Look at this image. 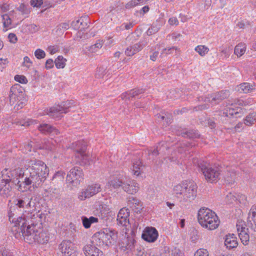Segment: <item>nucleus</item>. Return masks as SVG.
<instances>
[{
    "label": "nucleus",
    "mask_w": 256,
    "mask_h": 256,
    "mask_svg": "<svg viewBox=\"0 0 256 256\" xmlns=\"http://www.w3.org/2000/svg\"><path fill=\"white\" fill-rule=\"evenodd\" d=\"M31 6L33 7H40L43 3L42 0H31L30 2Z\"/></svg>",
    "instance_id": "nucleus-51"
},
{
    "label": "nucleus",
    "mask_w": 256,
    "mask_h": 256,
    "mask_svg": "<svg viewBox=\"0 0 256 256\" xmlns=\"http://www.w3.org/2000/svg\"><path fill=\"white\" fill-rule=\"evenodd\" d=\"M198 220L202 227L210 230L217 228L220 224L216 213L208 208H202L199 210Z\"/></svg>",
    "instance_id": "nucleus-2"
},
{
    "label": "nucleus",
    "mask_w": 256,
    "mask_h": 256,
    "mask_svg": "<svg viewBox=\"0 0 256 256\" xmlns=\"http://www.w3.org/2000/svg\"><path fill=\"white\" fill-rule=\"evenodd\" d=\"M230 96L228 90H222L218 93L208 94L204 98H202V100L205 102H210L214 104H218L222 100L228 98Z\"/></svg>",
    "instance_id": "nucleus-12"
},
{
    "label": "nucleus",
    "mask_w": 256,
    "mask_h": 256,
    "mask_svg": "<svg viewBox=\"0 0 256 256\" xmlns=\"http://www.w3.org/2000/svg\"><path fill=\"white\" fill-rule=\"evenodd\" d=\"M194 50L198 52L200 56H204L208 53L209 48L206 46L200 45L196 46Z\"/></svg>",
    "instance_id": "nucleus-37"
},
{
    "label": "nucleus",
    "mask_w": 256,
    "mask_h": 256,
    "mask_svg": "<svg viewBox=\"0 0 256 256\" xmlns=\"http://www.w3.org/2000/svg\"><path fill=\"white\" fill-rule=\"evenodd\" d=\"M160 24H153L150 28L147 31L148 35H152L158 32L160 28Z\"/></svg>",
    "instance_id": "nucleus-44"
},
{
    "label": "nucleus",
    "mask_w": 256,
    "mask_h": 256,
    "mask_svg": "<svg viewBox=\"0 0 256 256\" xmlns=\"http://www.w3.org/2000/svg\"><path fill=\"white\" fill-rule=\"evenodd\" d=\"M143 4V0H131L125 5L126 9H131Z\"/></svg>",
    "instance_id": "nucleus-40"
},
{
    "label": "nucleus",
    "mask_w": 256,
    "mask_h": 256,
    "mask_svg": "<svg viewBox=\"0 0 256 256\" xmlns=\"http://www.w3.org/2000/svg\"><path fill=\"white\" fill-rule=\"evenodd\" d=\"M26 220L25 216H19L15 220L16 226L13 228V230H16L17 229L20 230V231L15 234L16 238H18L19 236H23V230H26Z\"/></svg>",
    "instance_id": "nucleus-20"
},
{
    "label": "nucleus",
    "mask_w": 256,
    "mask_h": 256,
    "mask_svg": "<svg viewBox=\"0 0 256 256\" xmlns=\"http://www.w3.org/2000/svg\"><path fill=\"white\" fill-rule=\"evenodd\" d=\"M146 44L147 42L145 41H140L128 47L125 54L128 56H132L141 50Z\"/></svg>",
    "instance_id": "nucleus-21"
},
{
    "label": "nucleus",
    "mask_w": 256,
    "mask_h": 256,
    "mask_svg": "<svg viewBox=\"0 0 256 256\" xmlns=\"http://www.w3.org/2000/svg\"><path fill=\"white\" fill-rule=\"evenodd\" d=\"M256 120V114L252 113L246 116L244 120V124L247 126H252L254 124V122Z\"/></svg>",
    "instance_id": "nucleus-41"
},
{
    "label": "nucleus",
    "mask_w": 256,
    "mask_h": 256,
    "mask_svg": "<svg viewBox=\"0 0 256 256\" xmlns=\"http://www.w3.org/2000/svg\"><path fill=\"white\" fill-rule=\"evenodd\" d=\"M44 114L48 115L54 119H60L62 117L64 114L60 105L54 106L52 107L46 108L44 110Z\"/></svg>",
    "instance_id": "nucleus-19"
},
{
    "label": "nucleus",
    "mask_w": 256,
    "mask_h": 256,
    "mask_svg": "<svg viewBox=\"0 0 256 256\" xmlns=\"http://www.w3.org/2000/svg\"><path fill=\"white\" fill-rule=\"evenodd\" d=\"M81 142H77L75 144L76 146H73L76 149L75 156L76 158L80 159L78 161V162L80 163L81 164H90V160L88 156L86 154V146L81 145Z\"/></svg>",
    "instance_id": "nucleus-11"
},
{
    "label": "nucleus",
    "mask_w": 256,
    "mask_h": 256,
    "mask_svg": "<svg viewBox=\"0 0 256 256\" xmlns=\"http://www.w3.org/2000/svg\"><path fill=\"white\" fill-rule=\"evenodd\" d=\"M106 70L104 67H100L98 68L96 73V76L98 78H102L107 73Z\"/></svg>",
    "instance_id": "nucleus-45"
},
{
    "label": "nucleus",
    "mask_w": 256,
    "mask_h": 256,
    "mask_svg": "<svg viewBox=\"0 0 256 256\" xmlns=\"http://www.w3.org/2000/svg\"><path fill=\"white\" fill-rule=\"evenodd\" d=\"M236 226L242 242L244 245H247L249 242L250 236L248 233V228H246L245 222L242 220L238 221Z\"/></svg>",
    "instance_id": "nucleus-14"
},
{
    "label": "nucleus",
    "mask_w": 256,
    "mask_h": 256,
    "mask_svg": "<svg viewBox=\"0 0 256 256\" xmlns=\"http://www.w3.org/2000/svg\"><path fill=\"white\" fill-rule=\"evenodd\" d=\"M199 166L208 182H212L219 178L220 170L218 167L212 166L206 163H201Z\"/></svg>",
    "instance_id": "nucleus-7"
},
{
    "label": "nucleus",
    "mask_w": 256,
    "mask_h": 256,
    "mask_svg": "<svg viewBox=\"0 0 256 256\" xmlns=\"http://www.w3.org/2000/svg\"><path fill=\"white\" fill-rule=\"evenodd\" d=\"M38 130L40 132L45 134L57 135L60 133L59 130L56 128L47 124H40L38 126Z\"/></svg>",
    "instance_id": "nucleus-25"
},
{
    "label": "nucleus",
    "mask_w": 256,
    "mask_h": 256,
    "mask_svg": "<svg viewBox=\"0 0 256 256\" xmlns=\"http://www.w3.org/2000/svg\"><path fill=\"white\" fill-rule=\"evenodd\" d=\"M124 182L122 180L116 177H114L110 182L108 184L114 188H118L124 185Z\"/></svg>",
    "instance_id": "nucleus-34"
},
{
    "label": "nucleus",
    "mask_w": 256,
    "mask_h": 256,
    "mask_svg": "<svg viewBox=\"0 0 256 256\" xmlns=\"http://www.w3.org/2000/svg\"><path fill=\"white\" fill-rule=\"evenodd\" d=\"M8 38L10 42L12 43L15 44L18 40L16 35L13 33H10L8 34Z\"/></svg>",
    "instance_id": "nucleus-55"
},
{
    "label": "nucleus",
    "mask_w": 256,
    "mask_h": 256,
    "mask_svg": "<svg viewBox=\"0 0 256 256\" xmlns=\"http://www.w3.org/2000/svg\"><path fill=\"white\" fill-rule=\"evenodd\" d=\"M84 174L82 169L78 166L72 168L67 175L66 180L69 182L73 184L74 182L80 183L84 180Z\"/></svg>",
    "instance_id": "nucleus-13"
},
{
    "label": "nucleus",
    "mask_w": 256,
    "mask_h": 256,
    "mask_svg": "<svg viewBox=\"0 0 256 256\" xmlns=\"http://www.w3.org/2000/svg\"><path fill=\"white\" fill-rule=\"evenodd\" d=\"M34 56L38 59H42L45 57L46 53L43 50L38 49L34 52Z\"/></svg>",
    "instance_id": "nucleus-46"
},
{
    "label": "nucleus",
    "mask_w": 256,
    "mask_h": 256,
    "mask_svg": "<svg viewBox=\"0 0 256 256\" xmlns=\"http://www.w3.org/2000/svg\"><path fill=\"white\" fill-rule=\"evenodd\" d=\"M8 63L7 58L3 59L0 58V70L2 71L6 68V64Z\"/></svg>",
    "instance_id": "nucleus-54"
},
{
    "label": "nucleus",
    "mask_w": 256,
    "mask_h": 256,
    "mask_svg": "<svg viewBox=\"0 0 256 256\" xmlns=\"http://www.w3.org/2000/svg\"><path fill=\"white\" fill-rule=\"evenodd\" d=\"M14 80L21 84H26L28 82V80L24 76L16 75L14 76Z\"/></svg>",
    "instance_id": "nucleus-48"
},
{
    "label": "nucleus",
    "mask_w": 256,
    "mask_h": 256,
    "mask_svg": "<svg viewBox=\"0 0 256 256\" xmlns=\"http://www.w3.org/2000/svg\"><path fill=\"white\" fill-rule=\"evenodd\" d=\"M243 124L242 122L238 123L234 128L235 132H240L242 129Z\"/></svg>",
    "instance_id": "nucleus-62"
},
{
    "label": "nucleus",
    "mask_w": 256,
    "mask_h": 256,
    "mask_svg": "<svg viewBox=\"0 0 256 256\" xmlns=\"http://www.w3.org/2000/svg\"><path fill=\"white\" fill-rule=\"evenodd\" d=\"M93 239L98 246H108L116 241V236L113 232L106 230L96 232L93 236Z\"/></svg>",
    "instance_id": "nucleus-6"
},
{
    "label": "nucleus",
    "mask_w": 256,
    "mask_h": 256,
    "mask_svg": "<svg viewBox=\"0 0 256 256\" xmlns=\"http://www.w3.org/2000/svg\"><path fill=\"white\" fill-rule=\"evenodd\" d=\"M122 190L128 194H134L140 190L139 184L134 180H126L124 182Z\"/></svg>",
    "instance_id": "nucleus-16"
},
{
    "label": "nucleus",
    "mask_w": 256,
    "mask_h": 256,
    "mask_svg": "<svg viewBox=\"0 0 256 256\" xmlns=\"http://www.w3.org/2000/svg\"><path fill=\"white\" fill-rule=\"evenodd\" d=\"M196 184L192 181H184L174 186V191L178 198L184 201L194 200L196 196Z\"/></svg>",
    "instance_id": "nucleus-4"
},
{
    "label": "nucleus",
    "mask_w": 256,
    "mask_h": 256,
    "mask_svg": "<svg viewBox=\"0 0 256 256\" xmlns=\"http://www.w3.org/2000/svg\"><path fill=\"white\" fill-rule=\"evenodd\" d=\"M64 114L68 112V110L74 105V100L62 102L59 104Z\"/></svg>",
    "instance_id": "nucleus-36"
},
{
    "label": "nucleus",
    "mask_w": 256,
    "mask_h": 256,
    "mask_svg": "<svg viewBox=\"0 0 256 256\" xmlns=\"http://www.w3.org/2000/svg\"><path fill=\"white\" fill-rule=\"evenodd\" d=\"M238 87V92L246 94L250 92L254 89V86L250 84L248 82L241 84Z\"/></svg>",
    "instance_id": "nucleus-29"
},
{
    "label": "nucleus",
    "mask_w": 256,
    "mask_h": 256,
    "mask_svg": "<svg viewBox=\"0 0 256 256\" xmlns=\"http://www.w3.org/2000/svg\"><path fill=\"white\" fill-rule=\"evenodd\" d=\"M224 244L229 249L236 248L238 245L237 238L234 234H229L226 236Z\"/></svg>",
    "instance_id": "nucleus-26"
},
{
    "label": "nucleus",
    "mask_w": 256,
    "mask_h": 256,
    "mask_svg": "<svg viewBox=\"0 0 256 256\" xmlns=\"http://www.w3.org/2000/svg\"><path fill=\"white\" fill-rule=\"evenodd\" d=\"M104 44V41L102 40H98L96 42L88 48V51L90 52H97L99 50H100Z\"/></svg>",
    "instance_id": "nucleus-35"
},
{
    "label": "nucleus",
    "mask_w": 256,
    "mask_h": 256,
    "mask_svg": "<svg viewBox=\"0 0 256 256\" xmlns=\"http://www.w3.org/2000/svg\"><path fill=\"white\" fill-rule=\"evenodd\" d=\"M247 224L251 230L256 232V204L252 205L248 212Z\"/></svg>",
    "instance_id": "nucleus-18"
},
{
    "label": "nucleus",
    "mask_w": 256,
    "mask_h": 256,
    "mask_svg": "<svg viewBox=\"0 0 256 256\" xmlns=\"http://www.w3.org/2000/svg\"><path fill=\"white\" fill-rule=\"evenodd\" d=\"M159 55V52L158 51H155L152 52V54L150 56V59L154 62L156 60L157 58Z\"/></svg>",
    "instance_id": "nucleus-61"
},
{
    "label": "nucleus",
    "mask_w": 256,
    "mask_h": 256,
    "mask_svg": "<svg viewBox=\"0 0 256 256\" xmlns=\"http://www.w3.org/2000/svg\"><path fill=\"white\" fill-rule=\"evenodd\" d=\"M209 108H210V105L208 104H201L198 106L195 107L194 109H195V110H196V111L198 110H204L208 109Z\"/></svg>",
    "instance_id": "nucleus-57"
},
{
    "label": "nucleus",
    "mask_w": 256,
    "mask_h": 256,
    "mask_svg": "<svg viewBox=\"0 0 256 256\" xmlns=\"http://www.w3.org/2000/svg\"><path fill=\"white\" fill-rule=\"evenodd\" d=\"M54 66V62L52 59H48L46 61V69H50Z\"/></svg>",
    "instance_id": "nucleus-59"
},
{
    "label": "nucleus",
    "mask_w": 256,
    "mask_h": 256,
    "mask_svg": "<svg viewBox=\"0 0 256 256\" xmlns=\"http://www.w3.org/2000/svg\"><path fill=\"white\" fill-rule=\"evenodd\" d=\"M100 190L101 188L99 184H95L88 185L78 194V198L80 200H84L96 194Z\"/></svg>",
    "instance_id": "nucleus-8"
},
{
    "label": "nucleus",
    "mask_w": 256,
    "mask_h": 256,
    "mask_svg": "<svg viewBox=\"0 0 256 256\" xmlns=\"http://www.w3.org/2000/svg\"><path fill=\"white\" fill-rule=\"evenodd\" d=\"M57 143L56 140H53L50 139V140H47L44 142V145L43 146V148L52 150L54 149L55 144Z\"/></svg>",
    "instance_id": "nucleus-42"
},
{
    "label": "nucleus",
    "mask_w": 256,
    "mask_h": 256,
    "mask_svg": "<svg viewBox=\"0 0 256 256\" xmlns=\"http://www.w3.org/2000/svg\"><path fill=\"white\" fill-rule=\"evenodd\" d=\"M32 146L31 142H29L24 144L22 150L24 153H28V152L32 151Z\"/></svg>",
    "instance_id": "nucleus-52"
},
{
    "label": "nucleus",
    "mask_w": 256,
    "mask_h": 256,
    "mask_svg": "<svg viewBox=\"0 0 256 256\" xmlns=\"http://www.w3.org/2000/svg\"><path fill=\"white\" fill-rule=\"evenodd\" d=\"M178 135H181L184 138H198L200 134L195 130H188L186 129L178 130L176 132Z\"/></svg>",
    "instance_id": "nucleus-27"
},
{
    "label": "nucleus",
    "mask_w": 256,
    "mask_h": 256,
    "mask_svg": "<svg viewBox=\"0 0 256 256\" xmlns=\"http://www.w3.org/2000/svg\"><path fill=\"white\" fill-rule=\"evenodd\" d=\"M24 172V181L20 186L22 192L31 190L32 187H39L48 176L49 168L41 160H31L28 162V168Z\"/></svg>",
    "instance_id": "nucleus-1"
},
{
    "label": "nucleus",
    "mask_w": 256,
    "mask_h": 256,
    "mask_svg": "<svg viewBox=\"0 0 256 256\" xmlns=\"http://www.w3.org/2000/svg\"><path fill=\"white\" fill-rule=\"evenodd\" d=\"M142 92V90L134 89L122 93L120 96L122 100H130Z\"/></svg>",
    "instance_id": "nucleus-28"
},
{
    "label": "nucleus",
    "mask_w": 256,
    "mask_h": 256,
    "mask_svg": "<svg viewBox=\"0 0 256 256\" xmlns=\"http://www.w3.org/2000/svg\"><path fill=\"white\" fill-rule=\"evenodd\" d=\"M32 65V62L28 56H25L24 58L23 66L26 68H30Z\"/></svg>",
    "instance_id": "nucleus-50"
},
{
    "label": "nucleus",
    "mask_w": 256,
    "mask_h": 256,
    "mask_svg": "<svg viewBox=\"0 0 256 256\" xmlns=\"http://www.w3.org/2000/svg\"><path fill=\"white\" fill-rule=\"evenodd\" d=\"M226 201L228 203H232L236 200V197L232 193H230L226 196Z\"/></svg>",
    "instance_id": "nucleus-53"
},
{
    "label": "nucleus",
    "mask_w": 256,
    "mask_h": 256,
    "mask_svg": "<svg viewBox=\"0 0 256 256\" xmlns=\"http://www.w3.org/2000/svg\"><path fill=\"white\" fill-rule=\"evenodd\" d=\"M130 216V211L128 208H123L119 211L118 216L117 220L118 224L123 226H126L127 224L128 225Z\"/></svg>",
    "instance_id": "nucleus-22"
},
{
    "label": "nucleus",
    "mask_w": 256,
    "mask_h": 256,
    "mask_svg": "<svg viewBox=\"0 0 256 256\" xmlns=\"http://www.w3.org/2000/svg\"><path fill=\"white\" fill-rule=\"evenodd\" d=\"M24 177L25 172L22 168H18L12 170L5 168L2 172L0 179L16 186L18 190L22 192L20 190V186L24 181Z\"/></svg>",
    "instance_id": "nucleus-5"
},
{
    "label": "nucleus",
    "mask_w": 256,
    "mask_h": 256,
    "mask_svg": "<svg viewBox=\"0 0 256 256\" xmlns=\"http://www.w3.org/2000/svg\"><path fill=\"white\" fill-rule=\"evenodd\" d=\"M83 250L86 256H104L102 250L92 244L85 246Z\"/></svg>",
    "instance_id": "nucleus-24"
},
{
    "label": "nucleus",
    "mask_w": 256,
    "mask_h": 256,
    "mask_svg": "<svg viewBox=\"0 0 256 256\" xmlns=\"http://www.w3.org/2000/svg\"><path fill=\"white\" fill-rule=\"evenodd\" d=\"M65 173L62 171L57 172L52 177V180L56 183L62 182L64 180L65 176Z\"/></svg>",
    "instance_id": "nucleus-38"
},
{
    "label": "nucleus",
    "mask_w": 256,
    "mask_h": 256,
    "mask_svg": "<svg viewBox=\"0 0 256 256\" xmlns=\"http://www.w3.org/2000/svg\"><path fill=\"white\" fill-rule=\"evenodd\" d=\"M158 232L153 227L146 228L142 234V238L146 241L152 242H155L158 236Z\"/></svg>",
    "instance_id": "nucleus-17"
},
{
    "label": "nucleus",
    "mask_w": 256,
    "mask_h": 256,
    "mask_svg": "<svg viewBox=\"0 0 256 256\" xmlns=\"http://www.w3.org/2000/svg\"><path fill=\"white\" fill-rule=\"evenodd\" d=\"M162 149V148L161 147L158 148V146L156 149H154L152 152L151 154L152 156H156L159 154V152L161 151Z\"/></svg>",
    "instance_id": "nucleus-63"
},
{
    "label": "nucleus",
    "mask_w": 256,
    "mask_h": 256,
    "mask_svg": "<svg viewBox=\"0 0 256 256\" xmlns=\"http://www.w3.org/2000/svg\"><path fill=\"white\" fill-rule=\"evenodd\" d=\"M66 60L62 56H58L54 61L56 67L58 68H63L66 66Z\"/></svg>",
    "instance_id": "nucleus-39"
},
{
    "label": "nucleus",
    "mask_w": 256,
    "mask_h": 256,
    "mask_svg": "<svg viewBox=\"0 0 256 256\" xmlns=\"http://www.w3.org/2000/svg\"><path fill=\"white\" fill-rule=\"evenodd\" d=\"M23 237L24 240L32 244L36 242L39 244L47 243L49 240V236L37 224L28 225L26 230H23Z\"/></svg>",
    "instance_id": "nucleus-3"
},
{
    "label": "nucleus",
    "mask_w": 256,
    "mask_h": 256,
    "mask_svg": "<svg viewBox=\"0 0 256 256\" xmlns=\"http://www.w3.org/2000/svg\"><path fill=\"white\" fill-rule=\"evenodd\" d=\"M238 114V112H234V109H231L230 108H227L226 112H224V114L226 116H228L230 115L232 116L234 114Z\"/></svg>",
    "instance_id": "nucleus-56"
},
{
    "label": "nucleus",
    "mask_w": 256,
    "mask_h": 256,
    "mask_svg": "<svg viewBox=\"0 0 256 256\" xmlns=\"http://www.w3.org/2000/svg\"><path fill=\"white\" fill-rule=\"evenodd\" d=\"M22 90V88L18 84L11 87L9 94L10 103L11 105L20 102L23 96Z\"/></svg>",
    "instance_id": "nucleus-15"
},
{
    "label": "nucleus",
    "mask_w": 256,
    "mask_h": 256,
    "mask_svg": "<svg viewBox=\"0 0 256 256\" xmlns=\"http://www.w3.org/2000/svg\"><path fill=\"white\" fill-rule=\"evenodd\" d=\"M194 256H208V252L206 249L200 248L195 252Z\"/></svg>",
    "instance_id": "nucleus-47"
},
{
    "label": "nucleus",
    "mask_w": 256,
    "mask_h": 256,
    "mask_svg": "<svg viewBox=\"0 0 256 256\" xmlns=\"http://www.w3.org/2000/svg\"><path fill=\"white\" fill-rule=\"evenodd\" d=\"M168 23L170 25L177 26L178 24V21L176 18H171L168 20Z\"/></svg>",
    "instance_id": "nucleus-60"
},
{
    "label": "nucleus",
    "mask_w": 256,
    "mask_h": 256,
    "mask_svg": "<svg viewBox=\"0 0 256 256\" xmlns=\"http://www.w3.org/2000/svg\"><path fill=\"white\" fill-rule=\"evenodd\" d=\"M236 176V172L234 170H228L225 174L224 178L227 183L232 184L235 181Z\"/></svg>",
    "instance_id": "nucleus-33"
},
{
    "label": "nucleus",
    "mask_w": 256,
    "mask_h": 256,
    "mask_svg": "<svg viewBox=\"0 0 256 256\" xmlns=\"http://www.w3.org/2000/svg\"><path fill=\"white\" fill-rule=\"evenodd\" d=\"M2 21H3V26L4 28H6L4 31L7 30V28H9L10 26L12 24V20L9 16L6 14L2 16Z\"/></svg>",
    "instance_id": "nucleus-43"
},
{
    "label": "nucleus",
    "mask_w": 256,
    "mask_h": 256,
    "mask_svg": "<svg viewBox=\"0 0 256 256\" xmlns=\"http://www.w3.org/2000/svg\"><path fill=\"white\" fill-rule=\"evenodd\" d=\"M0 256H12L10 252L8 250L2 248L0 249Z\"/></svg>",
    "instance_id": "nucleus-58"
},
{
    "label": "nucleus",
    "mask_w": 256,
    "mask_h": 256,
    "mask_svg": "<svg viewBox=\"0 0 256 256\" xmlns=\"http://www.w3.org/2000/svg\"><path fill=\"white\" fill-rule=\"evenodd\" d=\"M142 164L140 160H136L133 162L132 166L131 168L133 174L138 176L142 171Z\"/></svg>",
    "instance_id": "nucleus-30"
},
{
    "label": "nucleus",
    "mask_w": 256,
    "mask_h": 256,
    "mask_svg": "<svg viewBox=\"0 0 256 256\" xmlns=\"http://www.w3.org/2000/svg\"><path fill=\"white\" fill-rule=\"evenodd\" d=\"M58 249L62 256H76V248L70 240H63L59 244Z\"/></svg>",
    "instance_id": "nucleus-9"
},
{
    "label": "nucleus",
    "mask_w": 256,
    "mask_h": 256,
    "mask_svg": "<svg viewBox=\"0 0 256 256\" xmlns=\"http://www.w3.org/2000/svg\"><path fill=\"white\" fill-rule=\"evenodd\" d=\"M246 49V44L244 43L240 42L235 46L234 53L238 57L240 58L244 54Z\"/></svg>",
    "instance_id": "nucleus-32"
},
{
    "label": "nucleus",
    "mask_w": 256,
    "mask_h": 256,
    "mask_svg": "<svg viewBox=\"0 0 256 256\" xmlns=\"http://www.w3.org/2000/svg\"><path fill=\"white\" fill-rule=\"evenodd\" d=\"M82 224L86 228H90L92 224L98 222V221L97 218L94 216H90L89 218L86 216H82Z\"/></svg>",
    "instance_id": "nucleus-31"
},
{
    "label": "nucleus",
    "mask_w": 256,
    "mask_h": 256,
    "mask_svg": "<svg viewBox=\"0 0 256 256\" xmlns=\"http://www.w3.org/2000/svg\"><path fill=\"white\" fill-rule=\"evenodd\" d=\"M177 48L175 46H172L171 48H164L162 50V52L161 53V54H170L172 52V51L174 50H177Z\"/></svg>",
    "instance_id": "nucleus-49"
},
{
    "label": "nucleus",
    "mask_w": 256,
    "mask_h": 256,
    "mask_svg": "<svg viewBox=\"0 0 256 256\" xmlns=\"http://www.w3.org/2000/svg\"><path fill=\"white\" fill-rule=\"evenodd\" d=\"M48 48L51 54H54L58 52L57 47H55L54 46H50Z\"/></svg>",
    "instance_id": "nucleus-64"
},
{
    "label": "nucleus",
    "mask_w": 256,
    "mask_h": 256,
    "mask_svg": "<svg viewBox=\"0 0 256 256\" xmlns=\"http://www.w3.org/2000/svg\"><path fill=\"white\" fill-rule=\"evenodd\" d=\"M32 199V198L30 194H23L14 200V204L18 208H23L25 212H30V209L34 208L31 204Z\"/></svg>",
    "instance_id": "nucleus-10"
},
{
    "label": "nucleus",
    "mask_w": 256,
    "mask_h": 256,
    "mask_svg": "<svg viewBox=\"0 0 256 256\" xmlns=\"http://www.w3.org/2000/svg\"><path fill=\"white\" fill-rule=\"evenodd\" d=\"M14 186L0 179V194L5 197L12 196V188Z\"/></svg>",
    "instance_id": "nucleus-23"
}]
</instances>
